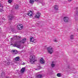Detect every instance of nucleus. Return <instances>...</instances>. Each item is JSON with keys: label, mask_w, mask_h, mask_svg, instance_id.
I'll return each mask as SVG.
<instances>
[{"label": "nucleus", "mask_w": 78, "mask_h": 78, "mask_svg": "<svg viewBox=\"0 0 78 78\" xmlns=\"http://www.w3.org/2000/svg\"><path fill=\"white\" fill-rule=\"evenodd\" d=\"M30 61L31 64H34L36 61L35 58V56L34 55L30 56Z\"/></svg>", "instance_id": "1"}, {"label": "nucleus", "mask_w": 78, "mask_h": 78, "mask_svg": "<svg viewBox=\"0 0 78 78\" xmlns=\"http://www.w3.org/2000/svg\"><path fill=\"white\" fill-rule=\"evenodd\" d=\"M47 51L49 54H52L53 53V47L51 46H49L47 48Z\"/></svg>", "instance_id": "2"}, {"label": "nucleus", "mask_w": 78, "mask_h": 78, "mask_svg": "<svg viewBox=\"0 0 78 78\" xmlns=\"http://www.w3.org/2000/svg\"><path fill=\"white\" fill-rule=\"evenodd\" d=\"M18 43L19 42L16 41L14 44V47H17V48H20V45Z\"/></svg>", "instance_id": "3"}, {"label": "nucleus", "mask_w": 78, "mask_h": 78, "mask_svg": "<svg viewBox=\"0 0 78 78\" xmlns=\"http://www.w3.org/2000/svg\"><path fill=\"white\" fill-rule=\"evenodd\" d=\"M17 29L18 30H20L23 29V25L21 24H20L17 25Z\"/></svg>", "instance_id": "4"}, {"label": "nucleus", "mask_w": 78, "mask_h": 78, "mask_svg": "<svg viewBox=\"0 0 78 78\" xmlns=\"http://www.w3.org/2000/svg\"><path fill=\"white\" fill-rule=\"evenodd\" d=\"M64 20L65 22H68L69 21V18L68 17H65L64 18Z\"/></svg>", "instance_id": "5"}, {"label": "nucleus", "mask_w": 78, "mask_h": 78, "mask_svg": "<svg viewBox=\"0 0 78 78\" xmlns=\"http://www.w3.org/2000/svg\"><path fill=\"white\" fill-rule=\"evenodd\" d=\"M56 64V62L53 61L52 62L51 64V66L52 67H54L55 66V65Z\"/></svg>", "instance_id": "6"}, {"label": "nucleus", "mask_w": 78, "mask_h": 78, "mask_svg": "<svg viewBox=\"0 0 78 78\" xmlns=\"http://www.w3.org/2000/svg\"><path fill=\"white\" fill-rule=\"evenodd\" d=\"M40 62L41 64H44L45 63V60H44V59L43 58H41L40 59Z\"/></svg>", "instance_id": "7"}, {"label": "nucleus", "mask_w": 78, "mask_h": 78, "mask_svg": "<svg viewBox=\"0 0 78 78\" xmlns=\"http://www.w3.org/2000/svg\"><path fill=\"white\" fill-rule=\"evenodd\" d=\"M27 15H28L29 16H31L33 15V12L31 11H30L27 13Z\"/></svg>", "instance_id": "8"}, {"label": "nucleus", "mask_w": 78, "mask_h": 78, "mask_svg": "<svg viewBox=\"0 0 78 78\" xmlns=\"http://www.w3.org/2000/svg\"><path fill=\"white\" fill-rule=\"evenodd\" d=\"M13 18H14L13 16L11 15H10L9 16V20H12Z\"/></svg>", "instance_id": "9"}, {"label": "nucleus", "mask_w": 78, "mask_h": 78, "mask_svg": "<svg viewBox=\"0 0 78 78\" xmlns=\"http://www.w3.org/2000/svg\"><path fill=\"white\" fill-rule=\"evenodd\" d=\"M34 41V38L33 37H31L30 38V42H33L34 43H35V42Z\"/></svg>", "instance_id": "10"}, {"label": "nucleus", "mask_w": 78, "mask_h": 78, "mask_svg": "<svg viewBox=\"0 0 78 78\" xmlns=\"http://www.w3.org/2000/svg\"><path fill=\"white\" fill-rule=\"evenodd\" d=\"M35 17L36 18H37L38 19L39 17V13L38 12L35 15Z\"/></svg>", "instance_id": "11"}, {"label": "nucleus", "mask_w": 78, "mask_h": 78, "mask_svg": "<svg viewBox=\"0 0 78 78\" xmlns=\"http://www.w3.org/2000/svg\"><path fill=\"white\" fill-rule=\"evenodd\" d=\"M3 20H5V19L3 18L2 19H0V23H3Z\"/></svg>", "instance_id": "12"}, {"label": "nucleus", "mask_w": 78, "mask_h": 78, "mask_svg": "<svg viewBox=\"0 0 78 78\" xmlns=\"http://www.w3.org/2000/svg\"><path fill=\"white\" fill-rule=\"evenodd\" d=\"M57 76L58 77H61L62 76V74L61 73H58L57 74Z\"/></svg>", "instance_id": "13"}, {"label": "nucleus", "mask_w": 78, "mask_h": 78, "mask_svg": "<svg viewBox=\"0 0 78 78\" xmlns=\"http://www.w3.org/2000/svg\"><path fill=\"white\" fill-rule=\"evenodd\" d=\"M19 59H20L19 57H17L15 58V61H19Z\"/></svg>", "instance_id": "14"}, {"label": "nucleus", "mask_w": 78, "mask_h": 78, "mask_svg": "<svg viewBox=\"0 0 78 78\" xmlns=\"http://www.w3.org/2000/svg\"><path fill=\"white\" fill-rule=\"evenodd\" d=\"M14 8H15V9H17L19 8V5H14Z\"/></svg>", "instance_id": "15"}, {"label": "nucleus", "mask_w": 78, "mask_h": 78, "mask_svg": "<svg viewBox=\"0 0 78 78\" xmlns=\"http://www.w3.org/2000/svg\"><path fill=\"white\" fill-rule=\"evenodd\" d=\"M54 7L55 10H58V6L55 5L54 6Z\"/></svg>", "instance_id": "16"}, {"label": "nucleus", "mask_w": 78, "mask_h": 78, "mask_svg": "<svg viewBox=\"0 0 78 78\" xmlns=\"http://www.w3.org/2000/svg\"><path fill=\"white\" fill-rule=\"evenodd\" d=\"M27 40L26 38H24V39H23L22 43L23 44H24L25 42H26V41Z\"/></svg>", "instance_id": "17"}, {"label": "nucleus", "mask_w": 78, "mask_h": 78, "mask_svg": "<svg viewBox=\"0 0 78 78\" xmlns=\"http://www.w3.org/2000/svg\"><path fill=\"white\" fill-rule=\"evenodd\" d=\"M5 65L6 66H9V64H10V62L8 61L7 62L5 63Z\"/></svg>", "instance_id": "18"}, {"label": "nucleus", "mask_w": 78, "mask_h": 78, "mask_svg": "<svg viewBox=\"0 0 78 78\" xmlns=\"http://www.w3.org/2000/svg\"><path fill=\"white\" fill-rule=\"evenodd\" d=\"M70 39L72 40L74 39V36L73 35H71L70 36Z\"/></svg>", "instance_id": "19"}, {"label": "nucleus", "mask_w": 78, "mask_h": 78, "mask_svg": "<svg viewBox=\"0 0 78 78\" xmlns=\"http://www.w3.org/2000/svg\"><path fill=\"white\" fill-rule=\"evenodd\" d=\"M53 41L55 42H58V39L55 38L53 40Z\"/></svg>", "instance_id": "20"}, {"label": "nucleus", "mask_w": 78, "mask_h": 78, "mask_svg": "<svg viewBox=\"0 0 78 78\" xmlns=\"http://www.w3.org/2000/svg\"><path fill=\"white\" fill-rule=\"evenodd\" d=\"M29 2L30 3H31V4H33V3H34V0H30L29 1Z\"/></svg>", "instance_id": "21"}, {"label": "nucleus", "mask_w": 78, "mask_h": 78, "mask_svg": "<svg viewBox=\"0 0 78 78\" xmlns=\"http://www.w3.org/2000/svg\"><path fill=\"white\" fill-rule=\"evenodd\" d=\"M25 68H23L22 69H21V72H23L25 71Z\"/></svg>", "instance_id": "22"}, {"label": "nucleus", "mask_w": 78, "mask_h": 78, "mask_svg": "<svg viewBox=\"0 0 78 78\" xmlns=\"http://www.w3.org/2000/svg\"><path fill=\"white\" fill-rule=\"evenodd\" d=\"M5 73L2 72L1 74V76H5Z\"/></svg>", "instance_id": "23"}, {"label": "nucleus", "mask_w": 78, "mask_h": 78, "mask_svg": "<svg viewBox=\"0 0 78 78\" xmlns=\"http://www.w3.org/2000/svg\"><path fill=\"white\" fill-rule=\"evenodd\" d=\"M36 78H39V74H37L36 76Z\"/></svg>", "instance_id": "24"}, {"label": "nucleus", "mask_w": 78, "mask_h": 78, "mask_svg": "<svg viewBox=\"0 0 78 78\" xmlns=\"http://www.w3.org/2000/svg\"><path fill=\"white\" fill-rule=\"evenodd\" d=\"M43 78V76L41 74L39 75V78Z\"/></svg>", "instance_id": "25"}, {"label": "nucleus", "mask_w": 78, "mask_h": 78, "mask_svg": "<svg viewBox=\"0 0 78 78\" xmlns=\"http://www.w3.org/2000/svg\"><path fill=\"white\" fill-rule=\"evenodd\" d=\"M39 66H38L37 67V68H35V69L36 70H39Z\"/></svg>", "instance_id": "26"}, {"label": "nucleus", "mask_w": 78, "mask_h": 78, "mask_svg": "<svg viewBox=\"0 0 78 78\" xmlns=\"http://www.w3.org/2000/svg\"><path fill=\"white\" fill-rule=\"evenodd\" d=\"M12 1H11V0H9L8 1V2L9 3H11V2H12Z\"/></svg>", "instance_id": "27"}, {"label": "nucleus", "mask_w": 78, "mask_h": 78, "mask_svg": "<svg viewBox=\"0 0 78 78\" xmlns=\"http://www.w3.org/2000/svg\"><path fill=\"white\" fill-rule=\"evenodd\" d=\"M42 5L43 6H44V5H45V4L44 3H43Z\"/></svg>", "instance_id": "28"}, {"label": "nucleus", "mask_w": 78, "mask_h": 78, "mask_svg": "<svg viewBox=\"0 0 78 78\" xmlns=\"http://www.w3.org/2000/svg\"><path fill=\"white\" fill-rule=\"evenodd\" d=\"M11 51H12V52H13V53H14V52H15V51H15V50H12Z\"/></svg>", "instance_id": "29"}, {"label": "nucleus", "mask_w": 78, "mask_h": 78, "mask_svg": "<svg viewBox=\"0 0 78 78\" xmlns=\"http://www.w3.org/2000/svg\"><path fill=\"white\" fill-rule=\"evenodd\" d=\"M72 0H68V2H72Z\"/></svg>", "instance_id": "30"}, {"label": "nucleus", "mask_w": 78, "mask_h": 78, "mask_svg": "<svg viewBox=\"0 0 78 78\" xmlns=\"http://www.w3.org/2000/svg\"><path fill=\"white\" fill-rule=\"evenodd\" d=\"M35 2H37L39 0H34Z\"/></svg>", "instance_id": "31"}, {"label": "nucleus", "mask_w": 78, "mask_h": 78, "mask_svg": "<svg viewBox=\"0 0 78 78\" xmlns=\"http://www.w3.org/2000/svg\"><path fill=\"white\" fill-rule=\"evenodd\" d=\"M42 69V67H41V66H39V69Z\"/></svg>", "instance_id": "32"}, {"label": "nucleus", "mask_w": 78, "mask_h": 78, "mask_svg": "<svg viewBox=\"0 0 78 78\" xmlns=\"http://www.w3.org/2000/svg\"><path fill=\"white\" fill-rule=\"evenodd\" d=\"M25 62H23V63H22V65H25Z\"/></svg>", "instance_id": "33"}, {"label": "nucleus", "mask_w": 78, "mask_h": 78, "mask_svg": "<svg viewBox=\"0 0 78 78\" xmlns=\"http://www.w3.org/2000/svg\"><path fill=\"white\" fill-rule=\"evenodd\" d=\"M77 31H78V28L77 29Z\"/></svg>", "instance_id": "34"}, {"label": "nucleus", "mask_w": 78, "mask_h": 78, "mask_svg": "<svg viewBox=\"0 0 78 78\" xmlns=\"http://www.w3.org/2000/svg\"><path fill=\"white\" fill-rule=\"evenodd\" d=\"M0 6H1V4H0Z\"/></svg>", "instance_id": "35"}, {"label": "nucleus", "mask_w": 78, "mask_h": 78, "mask_svg": "<svg viewBox=\"0 0 78 78\" xmlns=\"http://www.w3.org/2000/svg\"><path fill=\"white\" fill-rule=\"evenodd\" d=\"M11 40L12 39V38H11Z\"/></svg>", "instance_id": "36"}, {"label": "nucleus", "mask_w": 78, "mask_h": 78, "mask_svg": "<svg viewBox=\"0 0 78 78\" xmlns=\"http://www.w3.org/2000/svg\"><path fill=\"white\" fill-rule=\"evenodd\" d=\"M39 14H40V15L41 14V13H39Z\"/></svg>", "instance_id": "37"}, {"label": "nucleus", "mask_w": 78, "mask_h": 78, "mask_svg": "<svg viewBox=\"0 0 78 78\" xmlns=\"http://www.w3.org/2000/svg\"><path fill=\"white\" fill-rule=\"evenodd\" d=\"M76 15H78V14H76Z\"/></svg>", "instance_id": "38"}]
</instances>
